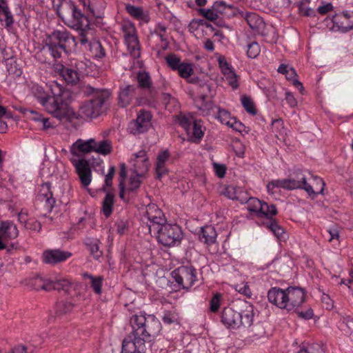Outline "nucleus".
I'll list each match as a JSON object with an SVG mask.
<instances>
[{"label": "nucleus", "instance_id": "obj_52", "mask_svg": "<svg viewBox=\"0 0 353 353\" xmlns=\"http://www.w3.org/2000/svg\"><path fill=\"white\" fill-rule=\"evenodd\" d=\"M91 51L97 58H103L105 55L104 49L101 43L98 41L91 45Z\"/></svg>", "mask_w": 353, "mask_h": 353}, {"label": "nucleus", "instance_id": "obj_5", "mask_svg": "<svg viewBox=\"0 0 353 353\" xmlns=\"http://www.w3.org/2000/svg\"><path fill=\"white\" fill-rule=\"evenodd\" d=\"M274 188H281L287 190L301 188L307 192L310 196L316 194L312 187L306 182V178L301 172H297L292 174L289 179L272 181L267 185L269 192L272 193Z\"/></svg>", "mask_w": 353, "mask_h": 353}, {"label": "nucleus", "instance_id": "obj_4", "mask_svg": "<svg viewBox=\"0 0 353 353\" xmlns=\"http://www.w3.org/2000/svg\"><path fill=\"white\" fill-rule=\"evenodd\" d=\"M53 7L63 22L71 28H85L90 26L88 17L81 13L70 0H54Z\"/></svg>", "mask_w": 353, "mask_h": 353}, {"label": "nucleus", "instance_id": "obj_1", "mask_svg": "<svg viewBox=\"0 0 353 353\" xmlns=\"http://www.w3.org/2000/svg\"><path fill=\"white\" fill-rule=\"evenodd\" d=\"M50 89L52 95L46 103L45 110L59 121H72L78 119L77 114L65 101V99L69 97V91L55 81L51 84Z\"/></svg>", "mask_w": 353, "mask_h": 353}, {"label": "nucleus", "instance_id": "obj_35", "mask_svg": "<svg viewBox=\"0 0 353 353\" xmlns=\"http://www.w3.org/2000/svg\"><path fill=\"white\" fill-rule=\"evenodd\" d=\"M85 244L95 259H99L102 256L103 252L100 249V241L98 239L88 238L85 240Z\"/></svg>", "mask_w": 353, "mask_h": 353}, {"label": "nucleus", "instance_id": "obj_51", "mask_svg": "<svg viewBox=\"0 0 353 353\" xmlns=\"http://www.w3.org/2000/svg\"><path fill=\"white\" fill-rule=\"evenodd\" d=\"M268 227L278 238L284 233L283 228L275 220H271Z\"/></svg>", "mask_w": 353, "mask_h": 353}, {"label": "nucleus", "instance_id": "obj_49", "mask_svg": "<svg viewBox=\"0 0 353 353\" xmlns=\"http://www.w3.org/2000/svg\"><path fill=\"white\" fill-rule=\"evenodd\" d=\"M1 12H3V14H4V17H5L4 21H5L6 27H7V28L10 27L13 24L14 20H13L12 15L11 12H10L9 8L7 6L6 2L3 4V6H2V8H1Z\"/></svg>", "mask_w": 353, "mask_h": 353}, {"label": "nucleus", "instance_id": "obj_50", "mask_svg": "<svg viewBox=\"0 0 353 353\" xmlns=\"http://www.w3.org/2000/svg\"><path fill=\"white\" fill-rule=\"evenodd\" d=\"M89 279L91 280V287L94 292L97 294H100L101 293L103 278L101 276L94 277L93 276H89Z\"/></svg>", "mask_w": 353, "mask_h": 353}, {"label": "nucleus", "instance_id": "obj_63", "mask_svg": "<svg viewBox=\"0 0 353 353\" xmlns=\"http://www.w3.org/2000/svg\"><path fill=\"white\" fill-rule=\"evenodd\" d=\"M213 165H214V171L216 172V174L219 178L224 177V176L225 174V171H226L225 166L224 165H221V164H219V163H214Z\"/></svg>", "mask_w": 353, "mask_h": 353}, {"label": "nucleus", "instance_id": "obj_12", "mask_svg": "<svg viewBox=\"0 0 353 353\" xmlns=\"http://www.w3.org/2000/svg\"><path fill=\"white\" fill-rule=\"evenodd\" d=\"M151 125V114L149 112L141 110L135 120L128 125V130L130 134H139L148 130Z\"/></svg>", "mask_w": 353, "mask_h": 353}, {"label": "nucleus", "instance_id": "obj_23", "mask_svg": "<svg viewBox=\"0 0 353 353\" xmlns=\"http://www.w3.org/2000/svg\"><path fill=\"white\" fill-rule=\"evenodd\" d=\"M240 15L243 18L250 28L256 32H259L264 28V22L261 17H260L255 12H241Z\"/></svg>", "mask_w": 353, "mask_h": 353}, {"label": "nucleus", "instance_id": "obj_15", "mask_svg": "<svg viewBox=\"0 0 353 353\" xmlns=\"http://www.w3.org/2000/svg\"><path fill=\"white\" fill-rule=\"evenodd\" d=\"M148 323L143 330V334L140 335L141 339L143 341H152L154 340L160 334L161 330V324L160 321L154 316L148 315Z\"/></svg>", "mask_w": 353, "mask_h": 353}, {"label": "nucleus", "instance_id": "obj_31", "mask_svg": "<svg viewBox=\"0 0 353 353\" xmlns=\"http://www.w3.org/2000/svg\"><path fill=\"white\" fill-rule=\"evenodd\" d=\"M42 285L41 288L45 291H50L52 290H63L68 292L71 288V282L68 279H63L57 280L55 281H48V285Z\"/></svg>", "mask_w": 353, "mask_h": 353}, {"label": "nucleus", "instance_id": "obj_37", "mask_svg": "<svg viewBox=\"0 0 353 353\" xmlns=\"http://www.w3.org/2000/svg\"><path fill=\"white\" fill-rule=\"evenodd\" d=\"M32 91L35 97L38 99L42 106L45 108L46 103H48V101H50V99L52 96H50L48 93H46L43 88L40 86H34Z\"/></svg>", "mask_w": 353, "mask_h": 353}, {"label": "nucleus", "instance_id": "obj_38", "mask_svg": "<svg viewBox=\"0 0 353 353\" xmlns=\"http://www.w3.org/2000/svg\"><path fill=\"white\" fill-rule=\"evenodd\" d=\"M125 9L132 17L137 19L143 20L145 21H148V17L143 12L141 8L136 7L130 4H127L125 6Z\"/></svg>", "mask_w": 353, "mask_h": 353}, {"label": "nucleus", "instance_id": "obj_59", "mask_svg": "<svg viewBox=\"0 0 353 353\" xmlns=\"http://www.w3.org/2000/svg\"><path fill=\"white\" fill-rule=\"evenodd\" d=\"M179 124L186 131L190 129L192 123L191 121L185 115H179L176 119Z\"/></svg>", "mask_w": 353, "mask_h": 353}, {"label": "nucleus", "instance_id": "obj_8", "mask_svg": "<svg viewBox=\"0 0 353 353\" xmlns=\"http://www.w3.org/2000/svg\"><path fill=\"white\" fill-rule=\"evenodd\" d=\"M225 194L229 199L239 201L241 203L247 204V209L250 212H259L261 208V201L254 197H248L246 192L229 187L226 189Z\"/></svg>", "mask_w": 353, "mask_h": 353}, {"label": "nucleus", "instance_id": "obj_29", "mask_svg": "<svg viewBox=\"0 0 353 353\" xmlns=\"http://www.w3.org/2000/svg\"><path fill=\"white\" fill-rule=\"evenodd\" d=\"M137 87L129 85L121 89L119 94V103L121 107L128 105L135 95Z\"/></svg>", "mask_w": 353, "mask_h": 353}, {"label": "nucleus", "instance_id": "obj_18", "mask_svg": "<svg viewBox=\"0 0 353 353\" xmlns=\"http://www.w3.org/2000/svg\"><path fill=\"white\" fill-rule=\"evenodd\" d=\"M72 254L61 249L46 250L43 252V261L48 264H57L63 262L71 257Z\"/></svg>", "mask_w": 353, "mask_h": 353}, {"label": "nucleus", "instance_id": "obj_17", "mask_svg": "<svg viewBox=\"0 0 353 353\" xmlns=\"http://www.w3.org/2000/svg\"><path fill=\"white\" fill-rule=\"evenodd\" d=\"M305 301V290L299 287L287 288L288 307L297 308L301 307Z\"/></svg>", "mask_w": 353, "mask_h": 353}, {"label": "nucleus", "instance_id": "obj_55", "mask_svg": "<svg viewBox=\"0 0 353 353\" xmlns=\"http://www.w3.org/2000/svg\"><path fill=\"white\" fill-rule=\"evenodd\" d=\"M299 12L301 14L306 17H313L315 15L314 9L309 8L306 3L301 2L299 6Z\"/></svg>", "mask_w": 353, "mask_h": 353}, {"label": "nucleus", "instance_id": "obj_42", "mask_svg": "<svg viewBox=\"0 0 353 353\" xmlns=\"http://www.w3.org/2000/svg\"><path fill=\"white\" fill-rule=\"evenodd\" d=\"M3 61L7 68V70L9 74L20 76L21 71L17 68L16 61L12 57L6 58L3 57Z\"/></svg>", "mask_w": 353, "mask_h": 353}, {"label": "nucleus", "instance_id": "obj_20", "mask_svg": "<svg viewBox=\"0 0 353 353\" xmlns=\"http://www.w3.org/2000/svg\"><path fill=\"white\" fill-rule=\"evenodd\" d=\"M133 166V173H139V176H145L149 163L145 151L141 150L134 154V158L130 161Z\"/></svg>", "mask_w": 353, "mask_h": 353}, {"label": "nucleus", "instance_id": "obj_22", "mask_svg": "<svg viewBox=\"0 0 353 353\" xmlns=\"http://www.w3.org/2000/svg\"><path fill=\"white\" fill-rule=\"evenodd\" d=\"M148 316H146L144 312H140L139 314L133 315L130 319V324L132 327V332L130 334L140 337L143 334V330L145 327Z\"/></svg>", "mask_w": 353, "mask_h": 353}, {"label": "nucleus", "instance_id": "obj_16", "mask_svg": "<svg viewBox=\"0 0 353 353\" xmlns=\"http://www.w3.org/2000/svg\"><path fill=\"white\" fill-rule=\"evenodd\" d=\"M268 299L270 303L279 309H288L287 288L283 290L274 287L268 292Z\"/></svg>", "mask_w": 353, "mask_h": 353}, {"label": "nucleus", "instance_id": "obj_47", "mask_svg": "<svg viewBox=\"0 0 353 353\" xmlns=\"http://www.w3.org/2000/svg\"><path fill=\"white\" fill-rule=\"evenodd\" d=\"M233 8L232 5L227 4L223 1H216L212 5V8L216 11V14H224L227 10H230Z\"/></svg>", "mask_w": 353, "mask_h": 353}, {"label": "nucleus", "instance_id": "obj_57", "mask_svg": "<svg viewBox=\"0 0 353 353\" xmlns=\"http://www.w3.org/2000/svg\"><path fill=\"white\" fill-rule=\"evenodd\" d=\"M218 62L219 68H221L223 74H225L228 72L232 70V67L229 65L225 57L219 56L218 57Z\"/></svg>", "mask_w": 353, "mask_h": 353}, {"label": "nucleus", "instance_id": "obj_19", "mask_svg": "<svg viewBox=\"0 0 353 353\" xmlns=\"http://www.w3.org/2000/svg\"><path fill=\"white\" fill-rule=\"evenodd\" d=\"M37 200L43 205L48 212H50L55 204V199L53 198L49 183H43L41 185L39 192L37 196Z\"/></svg>", "mask_w": 353, "mask_h": 353}, {"label": "nucleus", "instance_id": "obj_45", "mask_svg": "<svg viewBox=\"0 0 353 353\" xmlns=\"http://www.w3.org/2000/svg\"><path fill=\"white\" fill-rule=\"evenodd\" d=\"M259 213H261L266 217H272L276 214L277 210L274 205H268L267 203L261 202V208Z\"/></svg>", "mask_w": 353, "mask_h": 353}, {"label": "nucleus", "instance_id": "obj_32", "mask_svg": "<svg viewBox=\"0 0 353 353\" xmlns=\"http://www.w3.org/2000/svg\"><path fill=\"white\" fill-rule=\"evenodd\" d=\"M216 232L214 227L206 225L201 229L199 234V239L206 244L214 243L216 239Z\"/></svg>", "mask_w": 353, "mask_h": 353}, {"label": "nucleus", "instance_id": "obj_56", "mask_svg": "<svg viewBox=\"0 0 353 353\" xmlns=\"http://www.w3.org/2000/svg\"><path fill=\"white\" fill-rule=\"evenodd\" d=\"M309 353H325L326 347L323 344L313 343L307 345Z\"/></svg>", "mask_w": 353, "mask_h": 353}, {"label": "nucleus", "instance_id": "obj_48", "mask_svg": "<svg viewBox=\"0 0 353 353\" xmlns=\"http://www.w3.org/2000/svg\"><path fill=\"white\" fill-rule=\"evenodd\" d=\"M241 102L245 110L252 115L256 114V110L254 107V102L250 97L244 96L241 99Z\"/></svg>", "mask_w": 353, "mask_h": 353}, {"label": "nucleus", "instance_id": "obj_64", "mask_svg": "<svg viewBox=\"0 0 353 353\" xmlns=\"http://www.w3.org/2000/svg\"><path fill=\"white\" fill-rule=\"evenodd\" d=\"M221 298V294H216L210 301V309H219L220 307Z\"/></svg>", "mask_w": 353, "mask_h": 353}, {"label": "nucleus", "instance_id": "obj_41", "mask_svg": "<svg viewBox=\"0 0 353 353\" xmlns=\"http://www.w3.org/2000/svg\"><path fill=\"white\" fill-rule=\"evenodd\" d=\"M165 32L166 27L159 24L155 28L154 32L152 33V35H156L163 42V46L161 48L163 50H165L168 46V42L167 41V39L165 37Z\"/></svg>", "mask_w": 353, "mask_h": 353}, {"label": "nucleus", "instance_id": "obj_36", "mask_svg": "<svg viewBox=\"0 0 353 353\" xmlns=\"http://www.w3.org/2000/svg\"><path fill=\"white\" fill-rule=\"evenodd\" d=\"M112 151V143L109 140H102L99 142L95 141V145L94 146V152L102 154H110Z\"/></svg>", "mask_w": 353, "mask_h": 353}, {"label": "nucleus", "instance_id": "obj_58", "mask_svg": "<svg viewBox=\"0 0 353 353\" xmlns=\"http://www.w3.org/2000/svg\"><path fill=\"white\" fill-rule=\"evenodd\" d=\"M200 12L210 21H214L219 18V15L212 8L211 9H201Z\"/></svg>", "mask_w": 353, "mask_h": 353}, {"label": "nucleus", "instance_id": "obj_54", "mask_svg": "<svg viewBox=\"0 0 353 353\" xmlns=\"http://www.w3.org/2000/svg\"><path fill=\"white\" fill-rule=\"evenodd\" d=\"M192 134L194 138L198 139H201L203 137L204 132L203 130V125L201 124V121H194L193 122Z\"/></svg>", "mask_w": 353, "mask_h": 353}, {"label": "nucleus", "instance_id": "obj_24", "mask_svg": "<svg viewBox=\"0 0 353 353\" xmlns=\"http://www.w3.org/2000/svg\"><path fill=\"white\" fill-rule=\"evenodd\" d=\"M19 235L17 226L10 221L0 223V239L8 241L16 239Z\"/></svg>", "mask_w": 353, "mask_h": 353}, {"label": "nucleus", "instance_id": "obj_62", "mask_svg": "<svg viewBox=\"0 0 353 353\" xmlns=\"http://www.w3.org/2000/svg\"><path fill=\"white\" fill-rule=\"evenodd\" d=\"M114 172L115 168L114 166H111L109 169L108 173L105 175V184L107 187H110L112 185Z\"/></svg>", "mask_w": 353, "mask_h": 353}, {"label": "nucleus", "instance_id": "obj_60", "mask_svg": "<svg viewBox=\"0 0 353 353\" xmlns=\"http://www.w3.org/2000/svg\"><path fill=\"white\" fill-rule=\"evenodd\" d=\"M25 228L31 231H35L39 232L41 230V224L40 222L34 220H29L28 223L25 224Z\"/></svg>", "mask_w": 353, "mask_h": 353}, {"label": "nucleus", "instance_id": "obj_61", "mask_svg": "<svg viewBox=\"0 0 353 353\" xmlns=\"http://www.w3.org/2000/svg\"><path fill=\"white\" fill-rule=\"evenodd\" d=\"M41 283L43 284L44 285H48V282L44 281L41 277H37L32 279L31 282V286L36 290H43L41 288L42 285Z\"/></svg>", "mask_w": 353, "mask_h": 353}, {"label": "nucleus", "instance_id": "obj_28", "mask_svg": "<svg viewBox=\"0 0 353 353\" xmlns=\"http://www.w3.org/2000/svg\"><path fill=\"white\" fill-rule=\"evenodd\" d=\"M194 101L196 107L200 111L201 114L203 116L208 115L210 110L214 108L212 100L203 94H201L199 96L195 97Z\"/></svg>", "mask_w": 353, "mask_h": 353}, {"label": "nucleus", "instance_id": "obj_14", "mask_svg": "<svg viewBox=\"0 0 353 353\" xmlns=\"http://www.w3.org/2000/svg\"><path fill=\"white\" fill-rule=\"evenodd\" d=\"M145 343L140 337L129 334L123 341L121 353H144Z\"/></svg>", "mask_w": 353, "mask_h": 353}, {"label": "nucleus", "instance_id": "obj_21", "mask_svg": "<svg viewBox=\"0 0 353 353\" xmlns=\"http://www.w3.org/2000/svg\"><path fill=\"white\" fill-rule=\"evenodd\" d=\"M94 139H90L86 141L79 139L72 145L70 152L74 156L80 157L85 154L94 152Z\"/></svg>", "mask_w": 353, "mask_h": 353}, {"label": "nucleus", "instance_id": "obj_7", "mask_svg": "<svg viewBox=\"0 0 353 353\" xmlns=\"http://www.w3.org/2000/svg\"><path fill=\"white\" fill-rule=\"evenodd\" d=\"M158 242L165 247L179 245L183 239L181 227L177 224L166 223L161 225L157 231Z\"/></svg>", "mask_w": 353, "mask_h": 353}, {"label": "nucleus", "instance_id": "obj_44", "mask_svg": "<svg viewBox=\"0 0 353 353\" xmlns=\"http://www.w3.org/2000/svg\"><path fill=\"white\" fill-rule=\"evenodd\" d=\"M176 70L179 76L183 79L190 77L193 72L192 65L188 63H182Z\"/></svg>", "mask_w": 353, "mask_h": 353}, {"label": "nucleus", "instance_id": "obj_27", "mask_svg": "<svg viewBox=\"0 0 353 353\" xmlns=\"http://www.w3.org/2000/svg\"><path fill=\"white\" fill-rule=\"evenodd\" d=\"M138 86L148 90L151 97L154 99L157 95L156 90L152 86V81L148 72H139L137 75Z\"/></svg>", "mask_w": 353, "mask_h": 353}, {"label": "nucleus", "instance_id": "obj_33", "mask_svg": "<svg viewBox=\"0 0 353 353\" xmlns=\"http://www.w3.org/2000/svg\"><path fill=\"white\" fill-rule=\"evenodd\" d=\"M272 131L274 134L275 137L281 141H285L288 135V130L284 127L282 119H275L272 123Z\"/></svg>", "mask_w": 353, "mask_h": 353}, {"label": "nucleus", "instance_id": "obj_40", "mask_svg": "<svg viewBox=\"0 0 353 353\" xmlns=\"http://www.w3.org/2000/svg\"><path fill=\"white\" fill-rule=\"evenodd\" d=\"M145 178V176H139V173H133L130 175L127 188L128 191L135 192L137 190Z\"/></svg>", "mask_w": 353, "mask_h": 353}, {"label": "nucleus", "instance_id": "obj_13", "mask_svg": "<svg viewBox=\"0 0 353 353\" xmlns=\"http://www.w3.org/2000/svg\"><path fill=\"white\" fill-rule=\"evenodd\" d=\"M71 162L76 169L81 183L84 187H88L92 180V171L89 162L84 159H71Z\"/></svg>", "mask_w": 353, "mask_h": 353}, {"label": "nucleus", "instance_id": "obj_10", "mask_svg": "<svg viewBox=\"0 0 353 353\" xmlns=\"http://www.w3.org/2000/svg\"><path fill=\"white\" fill-rule=\"evenodd\" d=\"M172 276L179 285L190 289L196 281V270L190 266H182L172 272Z\"/></svg>", "mask_w": 353, "mask_h": 353}, {"label": "nucleus", "instance_id": "obj_6", "mask_svg": "<svg viewBox=\"0 0 353 353\" xmlns=\"http://www.w3.org/2000/svg\"><path fill=\"white\" fill-rule=\"evenodd\" d=\"M253 310H223L221 322L228 328L250 327L253 321Z\"/></svg>", "mask_w": 353, "mask_h": 353}, {"label": "nucleus", "instance_id": "obj_25", "mask_svg": "<svg viewBox=\"0 0 353 353\" xmlns=\"http://www.w3.org/2000/svg\"><path fill=\"white\" fill-rule=\"evenodd\" d=\"M333 22L343 32L353 29V15L348 12H343L334 17Z\"/></svg>", "mask_w": 353, "mask_h": 353}, {"label": "nucleus", "instance_id": "obj_26", "mask_svg": "<svg viewBox=\"0 0 353 353\" xmlns=\"http://www.w3.org/2000/svg\"><path fill=\"white\" fill-rule=\"evenodd\" d=\"M216 118L221 123L228 125L235 130L241 131V127L242 126L241 123L236 121L234 117H232L228 111L218 108Z\"/></svg>", "mask_w": 353, "mask_h": 353}, {"label": "nucleus", "instance_id": "obj_39", "mask_svg": "<svg viewBox=\"0 0 353 353\" xmlns=\"http://www.w3.org/2000/svg\"><path fill=\"white\" fill-rule=\"evenodd\" d=\"M114 194L108 192L102 203V211L106 217H108L112 212L114 204Z\"/></svg>", "mask_w": 353, "mask_h": 353}, {"label": "nucleus", "instance_id": "obj_43", "mask_svg": "<svg viewBox=\"0 0 353 353\" xmlns=\"http://www.w3.org/2000/svg\"><path fill=\"white\" fill-rule=\"evenodd\" d=\"M223 76L225 81L232 88L233 90L236 89L239 87V77L233 70L223 74Z\"/></svg>", "mask_w": 353, "mask_h": 353}, {"label": "nucleus", "instance_id": "obj_53", "mask_svg": "<svg viewBox=\"0 0 353 353\" xmlns=\"http://www.w3.org/2000/svg\"><path fill=\"white\" fill-rule=\"evenodd\" d=\"M260 52L259 45L256 42H252L248 46L247 54L250 58H256Z\"/></svg>", "mask_w": 353, "mask_h": 353}, {"label": "nucleus", "instance_id": "obj_2", "mask_svg": "<svg viewBox=\"0 0 353 353\" xmlns=\"http://www.w3.org/2000/svg\"><path fill=\"white\" fill-rule=\"evenodd\" d=\"M81 92L84 96L90 97L91 99L79 107L78 117L93 119L100 116L105 110L110 92L107 89L95 88L90 85H84L81 88Z\"/></svg>", "mask_w": 353, "mask_h": 353}, {"label": "nucleus", "instance_id": "obj_9", "mask_svg": "<svg viewBox=\"0 0 353 353\" xmlns=\"http://www.w3.org/2000/svg\"><path fill=\"white\" fill-rule=\"evenodd\" d=\"M125 43L128 50L133 59L139 58L141 55L140 44L133 24L126 23L122 26Z\"/></svg>", "mask_w": 353, "mask_h": 353}, {"label": "nucleus", "instance_id": "obj_30", "mask_svg": "<svg viewBox=\"0 0 353 353\" xmlns=\"http://www.w3.org/2000/svg\"><path fill=\"white\" fill-rule=\"evenodd\" d=\"M170 157V153L168 150L160 152L157 158L156 162V174L158 179L166 174L168 172L165 163Z\"/></svg>", "mask_w": 353, "mask_h": 353}, {"label": "nucleus", "instance_id": "obj_3", "mask_svg": "<svg viewBox=\"0 0 353 353\" xmlns=\"http://www.w3.org/2000/svg\"><path fill=\"white\" fill-rule=\"evenodd\" d=\"M43 50H46L54 59L61 57L62 53L70 54L74 50L77 41L67 30H54L46 36Z\"/></svg>", "mask_w": 353, "mask_h": 353}, {"label": "nucleus", "instance_id": "obj_11", "mask_svg": "<svg viewBox=\"0 0 353 353\" xmlns=\"http://www.w3.org/2000/svg\"><path fill=\"white\" fill-rule=\"evenodd\" d=\"M145 216L149 221L148 227L150 233L154 232L161 225L166 224V218L163 212L155 204L148 205Z\"/></svg>", "mask_w": 353, "mask_h": 353}, {"label": "nucleus", "instance_id": "obj_46", "mask_svg": "<svg viewBox=\"0 0 353 353\" xmlns=\"http://www.w3.org/2000/svg\"><path fill=\"white\" fill-rule=\"evenodd\" d=\"M165 61L168 66L173 70H176L180 65L181 59L174 54H170L165 57Z\"/></svg>", "mask_w": 353, "mask_h": 353}, {"label": "nucleus", "instance_id": "obj_34", "mask_svg": "<svg viewBox=\"0 0 353 353\" xmlns=\"http://www.w3.org/2000/svg\"><path fill=\"white\" fill-rule=\"evenodd\" d=\"M61 74L65 81L68 83H76L79 80V74L74 68L65 67L61 65Z\"/></svg>", "mask_w": 353, "mask_h": 353}]
</instances>
